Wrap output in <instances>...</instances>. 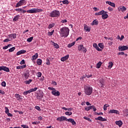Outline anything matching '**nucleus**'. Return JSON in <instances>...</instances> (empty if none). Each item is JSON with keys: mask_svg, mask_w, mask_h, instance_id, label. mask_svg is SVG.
<instances>
[{"mask_svg": "<svg viewBox=\"0 0 128 128\" xmlns=\"http://www.w3.org/2000/svg\"><path fill=\"white\" fill-rule=\"evenodd\" d=\"M92 108H93L94 112H96V106H87L85 108V110L88 112V110H92Z\"/></svg>", "mask_w": 128, "mask_h": 128, "instance_id": "10", "label": "nucleus"}, {"mask_svg": "<svg viewBox=\"0 0 128 128\" xmlns=\"http://www.w3.org/2000/svg\"><path fill=\"white\" fill-rule=\"evenodd\" d=\"M108 12H104V13L102 14V18L103 20H106L108 18V14H107Z\"/></svg>", "mask_w": 128, "mask_h": 128, "instance_id": "16", "label": "nucleus"}, {"mask_svg": "<svg viewBox=\"0 0 128 128\" xmlns=\"http://www.w3.org/2000/svg\"><path fill=\"white\" fill-rule=\"evenodd\" d=\"M52 84H54V86H56V82L55 81H52Z\"/></svg>", "mask_w": 128, "mask_h": 128, "instance_id": "63", "label": "nucleus"}, {"mask_svg": "<svg viewBox=\"0 0 128 128\" xmlns=\"http://www.w3.org/2000/svg\"><path fill=\"white\" fill-rule=\"evenodd\" d=\"M84 90V92L87 96H90L92 94V87L90 86H85Z\"/></svg>", "mask_w": 128, "mask_h": 128, "instance_id": "2", "label": "nucleus"}, {"mask_svg": "<svg viewBox=\"0 0 128 128\" xmlns=\"http://www.w3.org/2000/svg\"><path fill=\"white\" fill-rule=\"evenodd\" d=\"M36 62L37 64H38V66H40V64H42V61L40 59H38L37 60Z\"/></svg>", "mask_w": 128, "mask_h": 128, "instance_id": "30", "label": "nucleus"}, {"mask_svg": "<svg viewBox=\"0 0 128 128\" xmlns=\"http://www.w3.org/2000/svg\"><path fill=\"white\" fill-rule=\"evenodd\" d=\"M35 108H36V110H40V108L38 106H36L35 107Z\"/></svg>", "mask_w": 128, "mask_h": 128, "instance_id": "56", "label": "nucleus"}, {"mask_svg": "<svg viewBox=\"0 0 128 128\" xmlns=\"http://www.w3.org/2000/svg\"><path fill=\"white\" fill-rule=\"evenodd\" d=\"M84 120H88V122H92V120H90V118H88L86 117V116L84 117Z\"/></svg>", "mask_w": 128, "mask_h": 128, "instance_id": "42", "label": "nucleus"}, {"mask_svg": "<svg viewBox=\"0 0 128 128\" xmlns=\"http://www.w3.org/2000/svg\"><path fill=\"white\" fill-rule=\"evenodd\" d=\"M118 12H126V8L124 6H120L118 8Z\"/></svg>", "mask_w": 128, "mask_h": 128, "instance_id": "15", "label": "nucleus"}, {"mask_svg": "<svg viewBox=\"0 0 128 128\" xmlns=\"http://www.w3.org/2000/svg\"><path fill=\"white\" fill-rule=\"evenodd\" d=\"M108 114H120V112L116 110H111L108 112Z\"/></svg>", "mask_w": 128, "mask_h": 128, "instance_id": "12", "label": "nucleus"}, {"mask_svg": "<svg viewBox=\"0 0 128 128\" xmlns=\"http://www.w3.org/2000/svg\"><path fill=\"white\" fill-rule=\"evenodd\" d=\"M62 22L64 23V22H67L68 20H62Z\"/></svg>", "mask_w": 128, "mask_h": 128, "instance_id": "64", "label": "nucleus"}, {"mask_svg": "<svg viewBox=\"0 0 128 128\" xmlns=\"http://www.w3.org/2000/svg\"><path fill=\"white\" fill-rule=\"evenodd\" d=\"M102 62H99L96 64V68H100V66H102Z\"/></svg>", "mask_w": 128, "mask_h": 128, "instance_id": "29", "label": "nucleus"}, {"mask_svg": "<svg viewBox=\"0 0 128 128\" xmlns=\"http://www.w3.org/2000/svg\"><path fill=\"white\" fill-rule=\"evenodd\" d=\"M128 50V46H119L118 47V50L119 52H122V50Z\"/></svg>", "mask_w": 128, "mask_h": 128, "instance_id": "9", "label": "nucleus"}, {"mask_svg": "<svg viewBox=\"0 0 128 128\" xmlns=\"http://www.w3.org/2000/svg\"><path fill=\"white\" fill-rule=\"evenodd\" d=\"M54 46L56 48H59L58 44L54 43Z\"/></svg>", "mask_w": 128, "mask_h": 128, "instance_id": "48", "label": "nucleus"}, {"mask_svg": "<svg viewBox=\"0 0 128 128\" xmlns=\"http://www.w3.org/2000/svg\"><path fill=\"white\" fill-rule=\"evenodd\" d=\"M36 94V98L37 100H39L44 98V92L40 90H38V92Z\"/></svg>", "mask_w": 128, "mask_h": 128, "instance_id": "6", "label": "nucleus"}, {"mask_svg": "<svg viewBox=\"0 0 128 128\" xmlns=\"http://www.w3.org/2000/svg\"><path fill=\"white\" fill-rule=\"evenodd\" d=\"M15 98H16L18 100H22V96H20V94H16Z\"/></svg>", "mask_w": 128, "mask_h": 128, "instance_id": "19", "label": "nucleus"}, {"mask_svg": "<svg viewBox=\"0 0 128 128\" xmlns=\"http://www.w3.org/2000/svg\"><path fill=\"white\" fill-rule=\"evenodd\" d=\"M2 70H4V72H10V69L8 68H6V66H2Z\"/></svg>", "mask_w": 128, "mask_h": 128, "instance_id": "22", "label": "nucleus"}, {"mask_svg": "<svg viewBox=\"0 0 128 128\" xmlns=\"http://www.w3.org/2000/svg\"><path fill=\"white\" fill-rule=\"evenodd\" d=\"M8 36L10 38L11 40H14L16 38V34H10L8 35Z\"/></svg>", "mask_w": 128, "mask_h": 128, "instance_id": "18", "label": "nucleus"}, {"mask_svg": "<svg viewBox=\"0 0 128 128\" xmlns=\"http://www.w3.org/2000/svg\"><path fill=\"white\" fill-rule=\"evenodd\" d=\"M18 18H20V15L16 16L13 19L14 22H17L18 20Z\"/></svg>", "mask_w": 128, "mask_h": 128, "instance_id": "28", "label": "nucleus"}, {"mask_svg": "<svg viewBox=\"0 0 128 128\" xmlns=\"http://www.w3.org/2000/svg\"><path fill=\"white\" fill-rule=\"evenodd\" d=\"M30 92H30V90H27V91H25L24 92L23 94H24V96H26V94H30Z\"/></svg>", "mask_w": 128, "mask_h": 128, "instance_id": "33", "label": "nucleus"}, {"mask_svg": "<svg viewBox=\"0 0 128 128\" xmlns=\"http://www.w3.org/2000/svg\"><path fill=\"white\" fill-rule=\"evenodd\" d=\"M21 126L23 128H28V126L26 125H22Z\"/></svg>", "mask_w": 128, "mask_h": 128, "instance_id": "53", "label": "nucleus"}, {"mask_svg": "<svg viewBox=\"0 0 128 128\" xmlns=\"http://www.w3.org/2000/svg\"><path fill=\"white\" fill-rule=\"evenodd\" d=\"M38 90V88H31L30 89V91L31 92H36Z\"/></svg>", "mask_w": 128, "mask_h": 128, "instance_id": "39", "label": "nucleus"}, {"mask_svg": "<svg viewBox=\"0 0 128 128\" xmlns=\"http://www.w3.org/2000/svg\"><path fill=\"white\" fill-rule=\"evenodd\" d=\"M78 50H82V52H84V53L86 52H87V50L86 48H84V45L81 44L79 46H78Z\"/></svg>", "mask_w": 128, "mask_h": 128, "instance_id": "7", "label": "nucleus"}, {"mask_svg": "<svg viewBox=\"0 0 128 128\" xmlns=\"http://www.w3.org/2000/svg\"><path fill=\"white\" fill-rule=\"evenodd\" d=\"M66 122H71L72 126H76V123L74 122V120L72 118L68 119L67 118H66Z\"/></svg>", "mask_w": 128, "mask_h": 128, "instance_id": "11", "label": "nucleus"}, {"mask_svg": "<svg viewBox=\"0 0 128 128\" xmlns=\"http://www.w3.org/2000/svg\"><path fill=\"white\" fill-rule=\"evenodd\" d=\"M16 50V48L12 47L9 49V52H14Z\"/></svg>", "mask_w": 128, "mask_h": 128, "instance_id": "37", "label": "nucleus"}, {"mask_svg": "<svg viewBox=\"0 0 128 128\" xmlns=\"http://www.w3.org/2000/svg\"><path fill=\"white\" fill-rule=\"evenodd\" d=\"M0 94H4L6 92L2 90H0Z\"/></svg>", "mask_w": 128, "mask_h": 128, "instance_id": "61", "label": "nucleus"}, {"mask_svg": "<svg viewBox=\"0 0 128 128\" xmlns=\"http://www.w3.org/2000/svg\"><path fill=\"white\" fill-rule=\"evenodd\" d=\"M20 54H22V52L20 50L16 53V56H20Z\"/></svg>", "mask_w": 128, "mask_h": 128, "instance_id": "59", "label": "nucleus"}, {"mask_svg": "<svg viewBox=\"0 0 128 128\" xmlns=\"http://www.w3.org/2000/svg\"><path fill=\"white\" fill-rule=\"evenodd\" d=\"M113 64L112 62H109V65L108 66V68H112Z\"/></svg>", "mask_w": 128, "mask_h": 128, "instance_id": "36", "label": "nucleus"}, {"mask_svg": "<svg viewBox=\"0 0 128 128\" xmlns=\"http://www.w3.org/2000/svg\"><path fill=\"white\" fill-rule=\"evenodd\" d=\"M32 82V80L30 79L28 80H26V81L24 82H25V84H30Z\"/></svg>", "mask_w": 128, "mask_h": 128, "instance_id": "32", "label": "nucleus"}, {"mask_svg": "<svg viewBox=\"0 0 128 128\" xmlns=\"http://www.w3.org/2000/svg\"><path fill=\"white\" fill-rule=\"evenodd\" d=\"M62 3L64 4H68L69 2H68V0H64L62 1Z\"/></svg>", "mask_w": 128, "mask_h": 128, "instance_id": "38", "label": "nucleus"}, {"mask_svg": "<svg viewBox=\"0 0 128 128\" xmlns=\"http://www.w3.org/2000/svg\"><path fill=\"white\" fill-rule=\"evenodd\" d=\"M102 117L98 116V118H96V120H101L102 121Z\"/></svg>", "mask_w": 128, "mask_h": 128, "instance_id": "43", "label": "nucleus"}, {"mask_svg": "<svg viewBox=\"0 0 128 128\" xmlns=\"http://www.w3.org/2000/svg\"><path fill=\"white\" fill-rule=\"evenodd\" d=\"M38 53H36L34 55L32 58V60H34L38 58Z\"/></svg>", "mask_w": 128, "mask_h": 128, "instance_id": "23", "label": "nucleus"}, {"mask_svg": "<svg viewBox=\"0 0 128 128\" xmlns=\"http://www.w3.org/2000/svg\"><path fill=\"white\" fill-rule=\"evenodd\" d=\"M116 124L117 126H118L120 128L122 126V122L119 120V121H116Z\"/></svg>", "mask_w": 128, "mask_h": 128, "instance_id": "21", "label": "nucleus"}, {"mask_svg": "<svg viewBox=\"0 0 128 128\" xmlns=\"http://www.w3.org/2000/svg\"><path fill=\"white\" fill-rule=\"evenodd\" d=\"M96 50H98V52L102 51V49L98 47V46L96 48Z\"/></svg>", "mask_w": 128, "mask_h": 128, "instance_id": "60", "label": "nucleus"}, {"mask_svg": "<svg viewBox=\"0 0 128 128\" xmlns=\"http://www.w3.org/2000/svg\"><path fill=\"white\" fill-rule=\"evenodd\" d=\"M84 30H86V32H90V28L88 26H84Z\"/></svg>", "mask_w": 128, "mask_h": 128, "instance_id": "24", "label": "nucleus"}, {"mask_svg": "<svg viewBox=\"0 0 128 128\" xmlns=\"http://www.w3.org/2000/svg\"><path fill=\"white\" fill-rule=\"evenodd\" d=\"M2 86H6V83L5 82H2L1 84Z\"/></svg>", "mask_w": 128, "mask_h": 128, "instance_id": "45", "label": "nucleus"}, {"mask_svg": "<svg viewBox=\"0 0 128 128\" xmlns=\"http://www.w3.org/2000/svg\"><path fill=\"white\" fill-rule=\"evenodd\" d=\"M93 46L94 48H98V44L96 43H94L93 44Z\"/></svg>", "mask_w": 128, "mask_h": 128, "instance_id": "52", "label": "nucleus"}, {"mask_svg": "<svg viewBox=\"0 0 128 128\" xmlns=\"http://www.w3.org/2000/svg\"><path fill=\"white\" fill-rule=\"evenodd\" d=\"M16 12H22V8H16L15 10Z\"/></svg>", "mask_w": 128, "mask_h": 128, "instance_id": "47", "label": "nucleus"}, {"mask_svg": "<svg viewBox=\"0 0 128 128\" xmlns=\"http://www.w3.org/2000/svg\"><path fill=\"white\" fill-rule=\"evenodd\" d=\"M76 44V42H73L71 44H70L68 45V48H72V46H74V44Z\"/></svg>", "mask_w": 128, "mask_h": 128, "instance_id": "31", "label": "nucleus"}, {"mask_svg": "<svg viewBox=\"0 0 128 128\" xmlns=\"http://www.w3.org/2000/svg\"><path fill=\"white\" fill-rule=\"evenodd\" d=\"M98 46H100V48H104V44L102 43H100L98 44Z\"/></svg>", "mask_w": 128, "mask_h": 128, "instance_id": "40", "label": "nucleus"}, {"mask_svg": "<svg viewBox=\"0 0 128 128\" xmlns=\"http://www.w3.org/2000/svg\"><path fill=\"white\" fill-rule=\"evenodd\" d=\"M54 26H56V24L54 23L50 24H49L48 26V28L49 29L52 28H54Z\"/></svg>", "mask_w": 128, "mask_h": 128, "instance_id": "27", "label": "nucleus"}, {"mask_svg": "<svg viewBox=\"0 0 128 128\" xmlns=\"http://www.w3.org/2000/svg\"><path fill=\"white\" fill-rule=\"evenodd\" d=\"M106 4H109V6H112L113 8H116V4H114V2H112L110 1H106Z\"/></svg>", "mask_w": 128, "mask_h": 128, "instance_id": "17", "label": "nucleus"}, {"mask_svg": "<svg viewBox=\"0 0 128 128\" xmlns=\"http://www.w3.org/2000/svg\"><path fill=\"white\" fill-rule=\"evenodd\" d=\"M10 40H9L8 38H6V39H5V40H4V42H10Z\"/></svg>", "mask_w": 128, "mask_h": 128, "instance_id": "49", "label": "nucleus"}, {"mask_svg": "<svg viewBox=\"0 0 128 128\" xmlns=\"http://www.w3.org/2000/svg\"><path fill=\"white\" fill-rule=\"evenodd\" d=\"M26 3L25 0H21L18 2L17 3L16 5V8H18L20 6H24Z\"/></svg>", "mask_w": 128, "mask_h": 128, "instance_id": "8", "label": "nucleus"}, {"mask_svg": "<svg viewBox=\"0 0 128 128\" xmlns=\"http://www.w3.org/2000/svg\"><path fill=\"white\" fill-rule=\"evenodd\" d=\"M54 32V30H52V32H48V36H52Z\"/></svg>", "mask_w": 128, "mask_h": 128, "instance_id": "44", "label": "nucleus"}, {"mask_svg": "<svg viewBox=\"0 0 128 128\" xmlns=\"http://www.w3.org/2000/svg\"><path fill=\"white\" fill-rule=\"evenodd\" d=\"M5 110H6V111H5L6 114H8V112H10V110H8V108H7V107H6Z\"/></svg>", "mask_w": 128, "mask_h": 128, "instance_id": "41", "label": "nucleus"}, {"mask_svg": "<svg viewBox=\"0 0 128 128\" xmlns=\"http://www.w3.org/2000/svg\"><path fill=\"white\" fill-rule=\"evenodd\" d=\"M48 90H52V94H53V96H60V92L56 90V88L52 87H49Z\"/></svg>", "mask_w": 128, "mask_h": 128, "instance_id": "3", "label": "nucleus"}, {"mask_svg": "<svg viewBox=\"0 0 128 128\" xmlns=\"http://www.w3.org/2000/svg\"><path fill=\"white\" fill-rule=\"evenodd\" d=\"M20 64H26V62H24V60H22L20 62Z\"/></svg>", "mask_w": 128, "mask_h": 128, "instance_id": "51", "label": "nucleus"}, {"mask_svg": "<svg viewBox=\"0 0 128 128\" xmlns=\"http://www.w3.org/2000/svg\"><path fill=\"white\" fill-rule=\"evenodd\" d=\"M60 12L54 10L50 12V16L51 18H58V16H60Z\"/></svg>", "mask_w": 128, "mask_h": 128, "instance_id": "4", "label": "nucleus"}, {"mask_svg": "<svg viewBox=\"0 0 128 128\" xmlns=\"http://www.w3.org/2000/svg\"><path fill=\"white\" fill-rule=\"evenodd\" d=\"M103 14H104V10H102L101 12L95 14L96 16H100L102 14V15Z\"/></svg>", "mask_w": 128, "mask_h": 128, "instance_id": "25", "label": "nucleus"}, {"mask_svg": "<svg viewBox=\"0 0 128 128\" xmlns=\"http://www.w3.org/2000/svg\"><path fill=\"white\" fill-rule=\"evenodd\" d=\"M42 10L38 8H32L26 11L28 14H36V12H40Z\"/></svg>", "mask_w": 128, "mask_h": 128, "instance_id": "5", "label": "nucleus"}, {"mask_svg": "<svg viewBox=\"0 0 128 128\" xmlns=\"http://www.w3.org/2000/svg\"><path fill=\"white\" fill-rule=\"evenodd\" d=\"M70 56L68 54L66 55V56L62 58H61V60L62 62H66V60H68V58Z\"/></svg>", "mask_w": 128, "mask_h": 128, "instance_id": "20", "label": "nucleus"}, {"mask_svg": "<svg viewBox=\"0 0 128 128\" xmlns=\"http://www.w3.org/2000/svg\"><path fill=\"white\" fill-rule=\"evenodd\" d=\"M8 116H12V114L10 112L7 113Z\"/></svg>", "mask_w": 128, "mask_h": 128, "instance_id": "62", "label": "nucleus"}, {"mask_svg": "<svg viewBox=\"0 0 128 128\" xmlns=\"http://www.w3.org/2000/svg\"><path fill=\"white\" fill-rule=\"evenodd\" d=\"M118 54L120 56H124V52H120L118 53Z\"/></svg>", "mask_w": 128, "mask_h": 128, "instance_id": "58", "label": "nucleus"}, {"mask_svg": "<svg viewBox=\"0 0 128 128\" xmlns=\"http://www.w3.org/2000/svg\"><path fill=\"white\" fill-rule=\"evenodd\" d=\"M24 76L25 80H28L30 76V70H27L25 73H24Z\"/></svg>", "mask_w": 128, "mask_h": 128, "instance_id": "13", "label": "nucleus"}, {"mask_svg": "<svg viewBox=\"0 0 128 128\" xmlns=\"http://www.w3.org/2000/svg\"><path fill=\"white\" fill-rule=\"evenodd\" d=\"M108 10H110V12H112V10H114V9H112V8L110 7H108Z\"/></svg>", "mask_w": 128, "mask_h": 128, "instance_id": "57", "label": "nucleus"}, {"mask_svg": "<svg viewBox=\"0 0 128 128\" xmlns=\"http://www.w3.org/2000/svg\"><path fill=\"white\" fill-rule=\"evenodd\" d=\"M60 34L62 38L65 36L66 38L70 34V29L66 27H63L60 29Z\"/></svg>", "mask_w": 128, "mask_h": 128, "instance_id": "1", "label": "nucleus"}, {"mask_svg": "<svg viewBox=\"0 0 128 128\" xmlns=\"http://www.w3.org/2000/svg\"><path fill=\"white\" fill-rule=\"evenodd\" d=\"M37 76H38V78H40V76H42V72H38Z\"/></svg>", "mask_w": 128, "mask_h": 128, "instance_id": "46", "label": "nucleus"}, {"mask_svg": "<svg viewBox=\"0 0 128 128\" xmlns=\"http://www.w3.org/2000/svg\"><path fill=\"white\" fill-rule=\"evenodd\" d=\"M32 40H34V37H30L27 39V42H30Z\"/></svg>", "mask_w": 128, "mask_h": 128, "instance_id": "34", "label": "nucleus"}, {"mask_svg": "<svg viewBox=\"0 0 128 128\" xmlns=\"http://www.w3.org/2000/svg\"><path fill=\"white\" fill-rule=\"evenodd\" d=\"M46 64H48V66H50V60L48 59H47Z\"/></svg>", "mask_w": 128, "mask_h": 128, "instance_id": "50", "label": "nucleus"}, {"mask_svg": "<svg viewBox=\"0 0 128 128\" xmlns=\"http://www.w3.org/2000/svg\"><path fill=\"white\" fill-rule=\"evenodd\" d=\"M65 114H66V116H72V113L70 112H65Z\"/></svg>", "mask_w": 128, "mask_h": 128, "instance_id": "35", "label": "nucleus"}, {"mask_svg": "<svg viewBox=\"0 0 128 128\" xmlns=\"http://www.w3.org/2000/svg\"><path fill=\"white\" fill-rule=\"evenodd\" d=\"M26 68V65H23L20 66V68Z\"/></svg>", "mask_w": 128, "mask_h": 128, "instance_id": "55", "label": "nucleus"}, {"mask_svg": "<svg viewBox=\"0 0 128 128\" xmlns=\"http://www.w3.org/2000/svg\"><path fill=\"white\" fill-rule=\"evenodd\" d=\"M20 51L21 52L22 54H26V50H21Z\"/></svg>", "mask_w": 128, "mask_h": 128, "instance_id": "54", "label": "nucleus"}, {"mask_svg": "<svg viewBox=\"0 0 128 128\" xmlns=\"http://www.w3.org/2000/svg\"><path fill=\"white\" fill-rule=\"evenodd\" d=\"M56 120L58 122H62V120H66V118L64 116H62L57 118Z\"/></svg>", "mask_w": 128, "mask_h": 128, "instance_id": "14", "label": "nucleus"}, {"mask_svg": "<svg viewBox=\"0 0 128 128\" xmlns=\"http://www.w3.org/2000/svg\"><path fill=\"white\" fill-rule=\"evenodd\" d=\"M98 20H95L92 22V26H98Z\"/></svg>", "mask_w": 128, "mask_h": 128, "instance_id": "26", "label": "nucleus"}]
</instances>
